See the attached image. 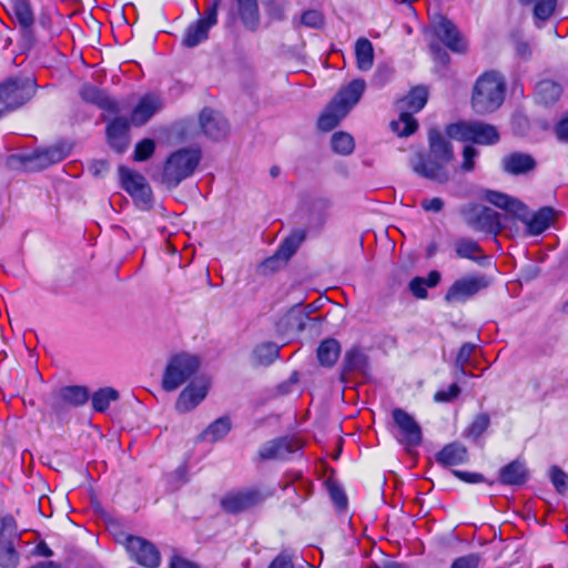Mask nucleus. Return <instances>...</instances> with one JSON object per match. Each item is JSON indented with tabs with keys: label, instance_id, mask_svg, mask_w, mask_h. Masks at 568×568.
<instances>
[{
	"label": "nucleus",
	"instance_id": "nucleus-21",
	"mask_svg": "<svg viewBox=\"0 0 568 568\" xmlns=\"http://www.w3.org/2000/svg\"><path fill=\"white\" fill-rule=\"evenodd\" d=\"M446 163L429 155H418L417 162L413 164V170L420 176L444 184L449 180V173L446 170Z\"/></svg>",
	"mask_w": 568,
	"mask_h": 568
},
{
	"label": "nucleus",
	"instance_id": "nucleus-6",
	"mask_svg": "<svg viewBox=\"0 0 568 568\" xmlns=\"http://www.w3.org/2000/svg\"><path fill=\"white\" fill-rule=\"evenodd\" d=\"M200 364V358L189 353L171 356L163 372L162 388L165 392L176 390L197 373Z\"/></svg>",
	"mask_w": 568,
	"mask_h": 568
},
{
	"label": "nucleus",
	"instance_id": "nucleus-35",
	"mask_svg": "<svg viewBox=\"0 0 568 568\" xmlns=\"http://www.w3.org/2000/svg\"><path fill=\"white\" fill-rule=\"evenodd\" d=\"M367 366V356L359 347L354 346L346 351L342 364L343 374L365 373Z\"/></svg>",
	"mask_w": 568,
	"mask_h": 568
},
{
	"label": "nucleus",
	"instance_id": "nucleus-60",
	"mask_svg": "<svg viewBox=\"0 0 568 568\" xmlns=\"http://www.w3.org/2000/svg\"><path fill=\"white\" fill-rule=\"evenodd\" d=\"M170 568H199V566L179 555H174L171 558Z\"/></svg>",
	"mask_w": 568,
	"mask_h": 568
},
{
	"label": "nucleus",
	"instance_id": "nucleus-5",
	"mask_svg": "<svg viewBox=\"0 0 568 568\" xmlns=\"http://www.w3.org/2000/svg\"><path fill=\"white\" fill-rule=\"evenodd\" d=\"M427 98V89L419 85L412 89L405 98L397 101L396 109L399 112V118L390 122V129L398 136H408L417 130L418 123L414 119L413 113L419 112L425 106Z\"/></svg>",
	"mask_w": 568,
	"mask_h": 568
},
{
	"label": "nucleus",
	"instance_id": "nucleus-39",
	"mask_svg": "<svg viewBox=\"0 0 568 568\" xmlns=\"http://www.w3.org/2000/svg\"><path fill=\"white\" fill-rule=\"evenodd\" d=\"M280 347L272 342H264L257 345L253 351V358L256 364L268 366L278 357Z\"/></svg>",
	"mask_w": 568,
	"mask_h": 568
},
{
	"label": "nucleus",
	"instance_id": "nucleus-50",
	"mask_svg": "<svg viewBox=\"0 0 568 568\" xmlns=\"http://www.w3.org/2000/svg\"><path fill=\"white\" fill-rule=\"evenodd\" d=\"M331 499L338 509H344L347 506V497L341 486L335 483H328L327 485Z\"/></svg>",
	"mask_w": 568,
	"mask_h": 568
},
{
	"label": "nucleus",
	"instance_id": "nucleus-55",
	"mask_svg": "<svg viewBox=\"0 0 568 568\" xmlns=\"http://www.w3.org/2000/svg\"><path fill=\"white\" fill-rule=\"evenodd\" d=\"M267 16L273 21H283L286 18L285 6L280 2L271 1L267 4Z\"/></svg>",
	"mask_w": 568,
	"mask_h": 568
},
{
	"label": "nucleus",
	"instance_id": "nucleus-52",
	"mask_svg": "<svg viewBox=\"0 0 568 568\" xmlns=\"http://www.w3.org/2000/svg\"><path fill=\"white\" fill-rule=\"evenodd\" d=\"M267 568H294L293 554L287 549L282 550Z\"/></svg>",
	"mask_w": 568,
	"mask_h": 568
},
{
	"label": "nucleus",
	"instance_id": "nucleus-58",
	"mask_svg": "<svg viewBox=\"0 0 568 568\" xmlns=\"http://www.w3.org/2000/svg\"><path fill=\"white\" fill-rule=\"evenodd\" d=\"M555 134L559 142H568V115L556 124Z\"/></svg>",
	"mask_w": 568,
	"mask_h": 568
},
{
	"label": "nucleus",
	"instance_id": "nucleus-16",
	"mask_svg": "<svg viewBox=\"0 0 568 568\" xmlns=\"http://www.w3.org/2000/svg\"><path fill=\"white\" fill-rule=\"evenodd\" d=\"M435 37L440 40L449 50L456 53H463L467 49V43L460 34L457 27L443 16H438L432 22Z\"/></svg>",
	"mask_w": 568,
	"mask_h": 568
},
{
	"label": "nucleus",
	"instance_id": "nucleus-17",
	"mask_svg": "<svg viewBox=\"0 0 568 568\" xmlns=\"http://www.w3.org/2000/svg\"><path fill=\"white\" fill-rule=\"evenodd\" d=\"M265 496L255 488L233 491L224 496L221 501L223 509L231 514H237L260 505Z\"/></svg>",
	"mask_w": 568,
	"mask_h": 568
},
{
	"label": "nucleus",
	"instance_id": "nucleus-33",
	"mask_svg": "<svg viewBox=\"0 0 568 568\" xmlns=\"http://www.w3.org/2000/svg\"><path fill=\"white\" fill-rule=\"evenodd\" d=\"M436 460L443 466H457L467 460V449L459 443H452L442 448Z\"/></svg>",
	"mask_w": 568,
	"mask_h": 568
},
{
	"label": "nucleus",
	"instance_id": "nucleus-26",
	"mask_svg": "<svg viewBox=\"0 0 568 568\" xmlns=\"http://www.w3.org/2000/svg\"><path fill=\"white\" fill-rule=\"evenodd\" d=\"M453 246L458 258L473 261L480 266H485L489 262L488 255L484 253L479 243L469 236L456 239Z\"/></svg>",
	"mask_w": 568,
	"mask_h": 568
},
{
	"label": "nucleus",
	"instance_id": "nucleus-34",
	"mask_svg": "<svg viewBox=\"0 0 568 568\" xmlns=\"http://www.w3.org/2000/svg\"><path fill=\"white\" fill-rule=\"evenodd\" d=\"M562 93L561 85L552 80H541L536 84V101L544 105L556 103Z\"/></svg>",
	"mask_w": 568,
	"mask_h": 568
},
{
	"label": "nucleus",
	"instance_id": "nucleus-15",
	"mask_svg": "<svg viewBox=\"0 0 568 568\" xmlns=\"http://www.w3.org/2000/svg\"><path fill=\"white\" fill-rule=\"evenodd\" d=\"M126 550L135 562L146 568H158L161 564L159 549L144 538L129 536L126 538Z\"/></svg>",
	"mask_w": 568,
	"mask_h": 568
},
{
	"label": "nucleus",
	"instance_id": "nucleus-3",
	"mask_svg": "<svg viewBox=\"0 0 568 568\" xmlns=\"http://www.w3.org/2000/svg\"><path fill=\"white\" fill-rule=\"evenodd\" d=\"M506 85L504 78L495 71L483 73L476 81L471 104L477 113L485 114L497 110L504 102Z\"/></svg>",
	"mask_w": 568,
	"mask_h": 568
},
{
	"label": "nucleus",
	"instance_id": "nucleus-8",
	"mask_svg": "<svg viewBox=\"0 0 568 568\" xmlns=\"http://www.w3.org/2000/svg\"><path fill=\"white\" fill-rule=\"evenodd\" d=\"M37 91L31 77L9 79L0 84V105L3 112L16 110L32 99Z\"/></svg>",
	"mask_w": 568,
	"mask_h": 568
},
{
	"label": "nucleus",
	"instance_id": "nucleus-29",
	"mask_svg": "<svg viewBox=\"0 0 568 568\" xmlns=\"http://www.w3.org/2000/svg\"><path fill=\"white\" fill-rule=\"evenodd\" d=\"M503 170L511 175H520L531 171L536 162L529 154L513 152L501 160Z\"/></svg>",
	"mask_w": 568,
	"mask_h": 568
},
{
	"label": "nucleus",
	"instance_id": "nucleus-10",
	"mask_svg": "<svg viewBox=\"0 0 568 568\" xmlns=\"http://www.w3.org/2000/svg\"><path fill=\"white\" fill-rule=\"evenodd\" d=\"M21 540L17 531V524L11 515L0 518V567L17 568L20 562V554L17 546Z\"/></svg>",
	"mask_w": 568,
	"mask_h": 568
},
{
	"label": "nucleus",
	"instance_id": "nucleus-32",
	"mask_svg": "<svg viewBox=\"0 0 568 568\" xmlns=\"http://www.w3.org/2000/svg\"><path fill=\"white\" fill-rule=\"evenodd\" d=\"M528 470L524 463L514 460L499 471V481L503 485L519 486L526 483Z\"/></svg>",
	"mask_w": 568,
	"mask_h": 568
},
{
	"label": "nucleus",
	"instance_id": "nucleus-38",
	"mask_svg": "<svg viewBox=\"0 0 568 568\" xmlns=\"http://www.w3.org/2000/svg\"><path fill=\"white\" fill-rule=\"evenodd\" d=\"M11 10L23 31H29L34 23V14L29 0H11Z\"/></svg>",
	"mask_w": 568,
	"mask_h": 568
},
{
	"label": "nucleus",
	"instance_id": "nucleus-31",
	"mask_svg": "<svg viewBox=\"0 0 568 568\" xmlns=\"http://www.w3.org/2000/svg\"><path fill=\"white\" fill-rule=\"evenodd\" d=\"M429 153L427 155L435 158L448 164L454 156L452 144L438 132L430 131L429 136Z\"/></svg>",
	"mask_w": 568,
	"mask_h": 568
},
{
	"label": "nucleus",
	"instance_id": "nucleus-63",
	"mask_svg": "<svg viewBox=\"0 0 568 568\" xmlns=\"http://www.w3.org/2000/svg\"><path fill=\"white\" fill-rule=\"evenodd\" d=\"M516 53L521 58H529L531 55V49L527 42L519 41L516 43Z\"/></svg>",
	"mask_w": 568,
	"mask_h": 568
},
{
	"label": "nucleus",
	"instance_id": "nucleus-14",
	"mask_svg": "<svg viewBox=\"0 0 568 568\" xmlns=\"http://www.w3.org/2000/svg\"><path fill=\"white\" fill-rule=\"evenodd\" d=\"M489 286V280L484 274H473L456 280L445 294L447 303L466 302L478 292Z\"/></svg>",
	"mask_w": 568,
	"mask_h": 568
},
{
	"label": "nucleus",
	"instance_id": "nucleus-62",
	"mask_svg": "<svg viewBox=\"0 0 568 568\" xmlns=\"http://www.w3.org/2000/svg\"><path fill=\"white\" fill-rule=\"evenodd\" d=\"M424 278L427 287H435L439 284L442 274L438 271L433 270L428 273L427 277Z\"/></svg>",
	"mask_w": 568,
	"mask_h": 568
},
{
	"label": "nucleus",
	"instance_id": "nucleus-18",
	"mask_svg": "<svg viewBox=\"0 0 568 568\" xmlns=\"http://www.w3.org/2000/svg\"><path fill=\"white\" fill-rule=\"evenodd\" d=\"M89 399V390L84 386H64L54 395L51 407L54 413L61 414L70 407L84 405Z\"/></svg>",
	"mask_w": 568,
	"mask_h": 568
},
{
	"label": "nucleus",
	"instance_id": "nucleus-43",
	"mask_svg": "<svg viewBox=\"0 0 568 568\" xmlns=\"http://www.w3.org/2000/svg\"><path fill=\"white\" fill-rule=\"evenodd\" d=\"M489 425V415L486 413H480L475 416L470 425L464 430V435L476 440L487 430Z\"/></svg>",
	"mask_w": 568,
	"mask_h": 568
},
{
	"label": "nucleus",
	"instance_id": "nucleus-64",
	"mask_svg": "<svg viewBox=\"0 0 568 568\" xmlns=\"http://www.w3.org/2000/svg\"><path fill=\"white\" fill-rule=\"evenodd\" d=\"M29 568H62V565L60 562L49 560L37 562Z\"/></svg>",
	"mask_w": 568,
	"mask_h": 568
},
{
	"label": "nucleus",
	"instance_id": "nucleus-45",
	"mask_svg": "<svg viewBox=\"0 0 568 568\" xmlns=\"http://www.w3.org/2000/svg\"><path fill=\"white\" fill-rule=\"evenodd\" d=\"M476 347L477 346L473 343H464L459 348V352L455 361V367L458 369L460 374L467 375L465 367L470 363V357L476 351Z\"/></svg>",
	"mask_w": 568,
	"mask_h": 568
},
{
	"label": "nucleus",
	"instance_id": "nucleus-42",
	"mask_svg": "<svg viewBox=\"0 0 568 568\" xmlns=\"http://www.w3.org/2000/svg\"><path fill=\"white\" fill-rule=\"evenodd\" d=\"M230 429V419L227 417H220L205 429L203 436L211 442H216L226 436Z\"/></svg>",
	"mask_w": 568,
	"mask_h": 568
},
{
	"label": "nucleus",
	"instance_id": "nucleus-49",
	"mask_svg": "<svg viewBox=\"0 0 568 568\" xmlns=\"http://www.w3.org/2000/svg\"><path fill=\"white\" fill-rule=\"evenodd\" d=\"M480 561L481 556L479 554H468L456 558L452 562L450 568H478Z\"/></svg>",
	"mask_w": 568,
	"mask_h": 568
},
{
	"label": "nucleus",
	"instance_id": "nucleus-23",
	"mask_svg": "<svg viewBox=\"0 0 568 568\" xmlns=\"http://www.w3.org/2000/svg\"><path fill=\"white\" fill-rule=\"evenodd\" d=\"M235 7L230 10V18L234 20L237 16L248 31H256L260 28L261 16L257 0H234Z\"/></svg>",
	"mask_w": 568,
	"mask_h": 568
},
{
	"label": "nucleus",
	"instance_id": "nucleus-40",
	"mask_svg": "<svg viewBox=\"0 0 568 568\" xmlns=\"http://www.w3.org/2000/svg\"><path fill=\"white\" fill-rule=\"evenodd\" d=\"M292 24L295 29L300 27L322 29L325 24V18L320 10L310 9L304 11L298 20L294 18Z\"/></svg>",
	"mask_w": 568,
	"mask_h": 568
},
{
	"label": "nucleus",
	"instance_id": "nucleus-25",
	"mask_svg": "<svg viewBox=\"0 0 568 568\" xmlns=\"http://www.w3.org/2000/svg\"><path fill=\"white\" fill-rule=\"evenodd\" d=\"M130 122L126 118L116 116L106 125L109 145L118 153H123L129 146Z\"/></svg>",
	"mask_w": 568,
	"mask_h": 568
},
{
	"label": "nucleus",
	"instance_id": "nucleus-30",
	"mask_svg": "<svg viewBox=\"0 0 568 568\" xmlns=\"http://www.w3.org/2000/svg\"><path fill=\"white\" fill-rule=\"evenodd\" d=\"M70 148L67 144L54 145L48 149L36 151L31 160L37 163L40 169L47 168L51 164L61 162L68 156Z\"/></svg>",
	"mask_w": 568,
	"mask_h": 568
},
{
	"label": "nucleus",
	"instance_id": "nucleus-4",
	"mask_svg": "<svg viewBox=\"0 0 568 568\" xmlns=\"http://www.w3.org/2000/svg\"><path fill=\"white\" fill-rule=\"evenodd\" d=\"M202 159L199 148H182L171 153L162 171V183L169 189L176 187L182 181L193 175Z\"/></svg>",
	"mask_w": 568,
	"mask_h": 568
},
{
	"label": "nucleus",
	"instance_id": "nucleus-19",
	"mask_svg": "<svg viewBox=\"0 0 568 568\" xmlns=\"http://www.w3.org/2000/svg\"><path fill=\"white\" fill-rule=\"evenodd\" d=\"M392 416L403 435L402 444L409 447L418 446L422 443L423 435L422 428L415 418L402 408H394Z\"/></svg>",
	"mask_w": 568,
	"mask_h": 568
},
{
	"label": "nucleus",
	"instance_id": "nucleus-20",
	"mask_svg": "<svg viewBox=\"0 0 568 568\" xmlns=\"http://www.w3.org/2000/svg\"><path fill=\"white\" fill-rule=\"evenodd\" d=\"M209 392V382L200 378L192 381L179 395L175 408L179 413H187L204 400Z\"/></svg>",
	"mask_w": 568,
	"mask_h": 568
},
{
	"label": "nucleus",
	"instance_id": "nucleus-9",
	"mask_svg": "<svg viewBox=\"0 0 568 568\" xmlns=\"http://www.w3.org/2000/svg\"><path fill=\"white\" fill-rule=\"evenodd\" d=\"M459 212L464 222L476 232L497 235L503 229L500 214L483 204L468 203Z\"/></svg>",
	"mask_w": 568,
	"mask_h": 568
},
{
	"label": "nucleus",
	"instance_id": "nucleus-11",
	"mask_svg": "<svg viewBox=\"0 0 568 568\" xmlns=\"http://www.w3.org/2000/svg\"><path fill=\"white\" fill-rule=\"evenodd\" d=\"M119 175L122 189L133 199L135 206L141 211H149L153 206L152 190L146 179L136 171L120 166Z\"/></svg>",
	"mask_w": 568,
	"mask_h": 568
},
{
	"label": "nucleus",
	"instance_id": "nucleus-47",
	"mask_svg": "<svg viewBox=\"0 0 568 568\" xmlns=\"http://www.w3.org/2000/svg\"><path fill=\"white\" fill-rule=\"evenodd\" d=\"M155 150V143L151 139H144L135 145L134 160L142 162L150 159Z\"/></svg>",
	"mask_w": 568,
	"mask_h": 568
},
{
	"label": "nucleus",
	"instance_id": "nucleus-13",
	"mask_svg": "<svg viewBox=\"0 0 568 568\" xmlns=\"http://www.w3.org/2000/svg\"><path fill=\"white\" fill-rule=\"evenodd\" d=\"M222 0H213L204 10L203 17L191 23L184 32L183 44L194 48L209 38V31L217 23V12Z\"/></svg>",
	"mask_w": 568,
	"mask_h": 568
},
{
	"label": "nucleus",
	"instance_id": "nucleus-53",
	"mask_svg": "<svg viewBox=\"0 0 568 568\" xmlns=\"http://www.w3.org/2000/svg\"><path fill=\"white\" fill-rule=\"evenodd\" d=\"M460 393L459 386L454 383L447 389H440L434 395L435 402L448 403L455 399Z\"/></svg>",
	"mask_w": 568,
	"mask_h": 568
},
{
	"label": "nucleus",
	"instance_id": "nucleus-28",
	"mask_svg": "<svg viewBox=\"0 0 568 568\" xmlns=\"http://www.w3.org/2000/svg\"><path fill=\"white\" fill-rule=\"evenodd\" d=\"M162 106L161 100L154 94H145L132 111L131 121L135 125L146 123Z\"/></svg>",
	"mask_w": 568,
	"mask_h": 568
},
{
	"label": "nucleus",
	"instance_id": "nucleus-7",
	"mask_svg": "<svg viewBox=\"0 0 568 568\" xmlns=\"http://www.w3.org/2000/svg\"><path fill=\"white\" fill-rule=\"evenodd\" d=\"M446 133L450 139L477 144H495L499 140L497 129L480 121H462L447 126Z\"/></svg>",
	"mask_w": 568,
	"mask_h": 568
},
{
	"label": "nucleus",
	"instance_id": "nucleus-57",
	"mask_svg": "<svg viewBox=\"0 0 568 568\" xmlns=\"http://www.w3.org/2000/svg\"><path fill=\"white\" fill-rule=\"evenodd\" d=\"M420 206L426 211V212H434V213H438L443 210L444 207V201L440 199V197H432V199H424L422 202H420Z\"/></svg>",
	"mask_w": 568,
	"mask_h": 568
},
{
	"label": "nucleus",
	"instance_id": "nucleus-51",
	"mask_svg": "<svg viewBox=\"0 0 568 568\" xmlns=\"http://www.w3.org/2000/svg\"><path fill=\"white\" fill-rule=\"evenodd\" d=\"M478 156V151L471 145H466L463 150V162L460 169L463 172H471L475 168V159Z\"/></svg>",
	"mask_w": 568,
	"mask_h": 568
},
{
	"label": "nucleus",
	"instance_id": "nucleus-12",
	"mask_svg": "<svg viewBox=\"0 0 568 568\" xmlns=\"http://www.w3.org/2000/svg\"><path fill=\"white\" fill-rule=\"evenodd\" d=\"M306 239V231L303 229H296L285 237V240L278 245L276 252L265 258L261 264V271L263 273L275 272L282 268L288 260L295 254L300 245Z\"/></svg>",
	"mask_w": 568,
	"mask_h": 568
},
{
	"label": "nucleus",
	"instance_id": "nucleus-36",
	"mask_svg": "<svg viewBox=\"0 0 568 568\" xmlns=\"http://www.w3.org/2000/svg\"><path fill=\"white\" fill-rule=\"evenodd\" d=\"M341 355V344L335 338H326L317 347V359L324 367H332Z\"/></svg>",
	"mask_w": 568,
	"mask_h": 568
},
{
	"label": "nucleus",
	"instance_id": "nucleus-54",
	"mask_svg": "<svg viewBox=\"0 0 568 568\" xmlns=\"http://www.w3.org/2000/svg\"><path fill=\"white\" fill-rule=\"evenodd\" d=\"M426 287L424 277L416 276L409 282V291L417 298L424 300L427 297Z\"/></svg>",
	"mask_w": 568,
	"mask_h": 568
},
{
	"label": "nucleus",
	"instance_id": "nucleus-46",
	"mask_svg": "<svg viewBox=\"0 0 568 568\" xmlns=\"http://www.w3.org/2000/svg\"><path fill=\"white\" fill-rule=\"evenodd\" d=\"M550 481L559 494H565L568 490V475L557 466L550 467L549 470Z\"/></svg>",
	"mask_w": 568,
	"mask_h": 568
},
{
	"label": "nucleus",
	"instance_id": "nucleus-27",
	"mask_svg": "<svg viewBox=\"0 0 568 568\" xmlns=\"http://www.w3.org/2000/svg\"><path fill=\"white\" fill-rule=\"evenodd\" d=\"M80 95L85 102L94 104L111 114H118L120 112L118 102L109 97L104 90L93 84H84L80 90Z\"/></svg>",
	"mask_w": 568,
	"mask_h": 568
},
{
	"label": "nucleus",
	"instance_id": "nucleus-37",
	"mask_svg": "<svg viewBox=\"0 0 568 568\" xmlns=\"http://www.w3.org/2000/svg\"><path fill=\"white\" fill-rule=\"evenodd\" d=\"M356 65L361 71H368L374 64V48L366 38H359L355 42Z\"/></svg>",
	"mask_w": 568,
	"mask_h": 568
},
{
	"label": "nucleus",
	"instance_id": "nucleus-56",
	"mask_svg": "<svg viewBox=\"0 0 568 568\" xmlns=\"http://www.w3.org/2000/svg\"><path fill=\"white\" fill-rule=\"evenodd\" d=\"M453 474L467 484H477L484 481V476L479 473H470L463 470H453Z\"/></svg>",
	"mask_w": 568,
	"mask_h": 568
},
{
	"label": "nucleus",
	"instance_id": "nucleus-2",
	"mask_svg": "<svg viewBox=\"0 0 568 568\" xmlns=\"http://www.w3.org/2000/svg\"><path fill=\"white\" fill-rule=\"evenodd\" d=\"M366 88L363 79H355L342 88L318 119V129L328 132L358 103Z\"/></svg>",
	"mask_w": 568,
	"mask_h": 568
},
{
	"label": "nucleus",
	"instance_id": "nucleus-24",
	"mask_svg": "<svg viewBox=\"0 0 568 568\" xmlns=\"http://www.w3.org/2000/svg\"><path fill=\"white\" fill-rule=\"evenodd\" d=\"M202 132L212 140H221L229 132L226 120L211 109H203L199 116Z\"/></svg>",
	"mask_w": 568,
	"mask_h": 568
},
{
	"label": "nucleus",
	"instance_id": "nucleus-48",
	"mask_svg": "<svg viewBox=\"0 0 568 568\" xmlns=\"http://www.w3.org/2000/svg\"><path fill=\"white\" fill-rule=\"evenodd\" d=\"M557 0H538L534 8V16L539 20H547L555 11Z\"/></svg>",
	"mask_w": 568,
	"mask_h": 568
},
{
	"label": "nucleus",
	"instance_id": "nucleus-41",
	"mask_svg": "<svg viewBox=\"0 0 568 568\" xmlns=\"http://www.w3.org/2000/svg\"><path fill=\"white\" fill-rule=\"evenodd\" d=\"M119 398V393L112 387L100 388L95 393H93L92 406L95 412L103 413L105 412L112 402H115Z\"/></svg>",
	"mask_w": 568,
	"mask_h": 568
},
{
	"label": "nucleus",
	"instance_id": "nucleus-44",
	"mask_svg": "<svg viewBox=\"0 0 568 568\" xmlns=\"http://www.w3.org/2000/svg\"><path fill=\"white\" fill-rule=\"evenodd\" d=\"M331 143H332V149L334 150V152L342 154V155L351 154L355 148L353 136L345 132L334 133L332 136Z\"/></svg>",
	"mask_w": 568,
	"mask_h": 568
},
{
	"label": "nucleus",
	"instance_id": "nucleus-61",
	"mask_svg": "<svg viewBox=\"0 0 568 568\" xmlns=\"http://www.w3.org/2000/svg\"><path fill=\"white\" fill-rule=\"evenodd\" d=\"M33 555L50 558L53 556L52 549L44 542L40 541L33 549Z\"/></svg>",
	"mask_w": 568,
	"mask_h": 568
},
{
	"label": "nucleus",
	"instance_id": "nucleus-1",
	"mask_svg": "<svg viewBox=\"0 0 568 568\" xmlns=\"http://www.w3.org/2000/svg\"><path fill=\"white\" fill-rule=\"evenodd\" d=\"M484 199L490 204L513 214L526 224L529 235H540L545 232L554 217V210L549 206L541 207L532 216H529L528 207L516 197L505 193L488 190L484 194Z\"/></svg>",
	"mask_w": 568,
	"mask_h": 568
},
{
	"label": "nucleus",
	"instance_id": "nucleus-22",
	"mask_svg": "<svg viewBox=\"0 0 568 568\" xmlns=\"http://www.w3.org/2000/svg\"><path fill=\"white\" fill-rule=\"evenodd\" d=\"M301 448L298 442L291 437H280L265 443L260 448V457L268 459H286Z\"/></svg>",
	"mask_w": 568,
	"mask_h": 568
},
{
	"label": "nucleus",
	"instance_id": "nucleus-59",
	"mask_svg": "<svg viewBox=\"0 0 568 568\" xmlns=\"http://www.w3.org/2000/svg\"><path fill=\"white\" fill-rule=\"evenodd\" d=\"M430 50L433 52L435 60L439 61L444 65L449 63L450 58L448 53L444 49H442L438 43H432Z\"/></svg>",
	"mask_w": 568,
	"mask_h": 568
}]
</instances>
